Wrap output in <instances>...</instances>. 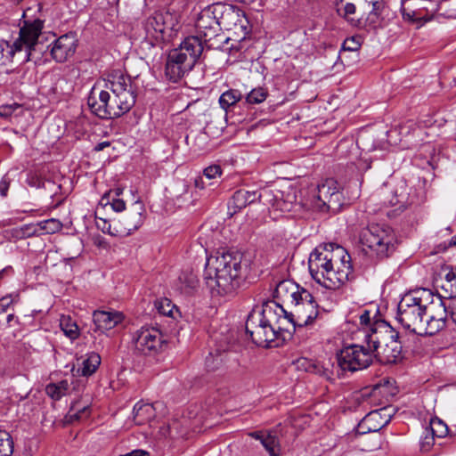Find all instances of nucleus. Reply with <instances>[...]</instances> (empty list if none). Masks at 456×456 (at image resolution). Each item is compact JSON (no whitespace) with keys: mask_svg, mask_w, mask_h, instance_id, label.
<instances>
[{"mask_svg":"<svg viewBox=\"0 0 456 456\" xmlns=\"http://www.w3.org/2000/svg\"><path fill=\"white\" fill-rule=\"evenodd\" d=\"M14 273L13 268L11 265H8L3 268L0 271V281L4 280L5 277H11Z\"/></svg>","mask_w":456,"mask_h":456,"instance_id":"69168bd1","label":"nucleus"},{"mask_svg":"<svg viewBox=\"0 0 456 456\" xmlns=\"http://www.w3.org/2000/svg\"><path fill=\"white\" fill-rule=\"evenodd\" d=\"M340 248L341 246L336 242H329L321 244L314 249L308 260L309 272L313 278L315 277L316 273L332 265V252Z\"/></svg>","mask_w":456,"mask_h":456,"instance_id":"f3484780","label":"nucleus"},{"mask_svg":"<svg viewBox=\"0 0 456 456\" xmlns=\"http://www.w3.org/2000/svg\"><path fill=\"white\" fill-rule=\"evenodd\" d=\"M145 212L144 206L142 202L136 201L134 203L132 208L117 222L118 228H117L115 234H120V236L129 235L133 232L139 229L143 224Z\"/></svg>","mask_w":456,"mask_h":456,"instance_id":"aec40b11","label":"nucleus"},{"mask_svg":"<svg viewBox=\"0 0 456 456\" xmlns=\"http://www.w3.org/2000/svg\"><path fill=\"white\" fill-rule=\"evenodd\" d=\"M270 191H247L245 189L237 190L228 201V214L230 216H232L247 206L256 201H263V203L265 204L263 199L270 196Z\"/></svg>","mask_w":456,"mask_h":456,"instance_id":"a211bd4d","label":"nucleus"},{"mask_svg":"<svg viewBox=\"0 0 456 456\" xmlns=\"http://www.w3.org/2000/svg\"><path fill=\"white\" fill-rule=\"evenodd\" d=\"M363 341L366 343L372 357L377 360L379 353L393 338H400L399 332L389 323L382 320H376L372 322L368 330H363Z\"/></svg>","mask_w":456,"mask_h":456,"instance_id":"9b49d317","label":"nucleus"},{"mask_svg":"<svg viewBox=\"0 0 456 456\" xmlns=\"http://www.w3.org/2000/svg\"><path fill=\"white\" fill-rule=\"evenodd\" d=\"M179 281L183 285L182 289H184L186 293H190L196 289L199 285V280L192 273H182L179 277Z\"/></svg>","mask_w":456,"mask_h":456,"instance_id":"c03bdc74","label":"nucleus"},{"mask_svg":"<svg viewBox=\"0 0 456 456\" xmlns=\"http://www.w3.org/2000/svg\"><path fill=\"white\" fill-rule=\"evenodd\" d=\"M241 261L242 255L238 252L222 253L208 259L206 279L215 283L218 294L230 295L240 287L245 279Z\"/></svg>","mask_w":456,"mask_h":456,"instance_id":"f03ea898","label":"nucleus"},{"mask_svg":"<svg viewBox=\"0 0 456 456\" xmlns=\"http://www.w3.org/2000/svg\"><path fill=\"white\" fill-rule=\"evenodd\" d=\"M60 327L66 337L74 340L79 336V329L76 322L69 315H61Z\"/></svg>","mask_w":456,"mask_h":456,"instance_id":"c9c22d12","label":"nucleus"},{"mask_svg":"<svg viewBox=\"0 0 456 456\" xmlns=\"http://www.w3.org/2000/svg\"><path fill=\"white\" fill-rule=\"evenodd\" d=\"M393 410L390 407H382L379 410L372 411L368 414H376L377 417L373 418L374 419L370 420V425L376 423H383V421L387 419L386 414H392Z\"/></svg>","mask_w":456,"mask_h":456,"instance_id":"4d7b16f0","label":"nucleus"},{"mask_svg":"<svg viewBox=\"0 0 456 456\" xmlns=\"http://www.w3.org/2000/svg\"><path fill=\"white\" fill-rule=\"evenodd\" d=\"M360 177L359 174L357 173V175L355 178L349 181L348 185L346 187L347 192H348V200L349 203L353 202L360 196Z\"/></svg>","mask_w":456,"mask_h":456,"instance_id":"864d4df0","label":"nucleus"},{"mask_svg":"<svg viewBox=\"0 0 456 456\" xmlns=\"http://www.w3.org/2000/svg\"><path fill=\"white\" fill-rule=\"evenodd\" d=\"M279 315H280L281 319L284 318V320H285L284 322L283 321L280 322L281 326L288 327L289 330L291 333H292V331L296 332L298 330V326L295 324V319L289 317V312H287L284 309V313H282L281 314H279Z\"/></svg>","mask_w":456,"mask_h":456,"instance_id":"13d9d810","label":"nucleus"},{"mask_svg":"<svg viewBox=\"0 0 456 456\" xmlns=\"http://www.w3.org/2000/svg\"><path fill=\"white\" fill-rule=\"evenodd\" d=\"M145 37L143 45L148 48H159L170 41L173 32L179 28V17L169 11L155 12L150 15L143 24Z\"/></svg>","mask_w":456,"mask_h":456,"instance_id":"7ed1b4c3","label":"nucleus"},{"mask_svg":"<svg viewBox=\"0 0 456 456\" xmlns=\"http://www.w3.org/2000/svg\"><path fill=\"white\" fill-rule=\"evenodd\" d=\"M402 347L400 338H393L379 353L378 361L382 364L396 363L402 359Z\"/></svg>","mask_w":456,"mask_h":456,"instance_id":"bb28decb","label":"nucleus"},{"mask_svg":"<svg viewBox=\"0 0 456 456\" xmlns=\"http://www.w3.org/2000/svg\"><path fill=\"white\" fill-rule=\"evenodd\" d=\"M155 307L160 314L172 317L173 319H176L181 315L176 305H175L172 301L167 297L156 300Z\"/></svg>","mask_w":456,"mask_h":456,"instance_id":"f704fd0d","label":"nucleus"},{"mask_svg":"<svg viewBox=\"0 0 456 456\" xmlns=\"http://www.w3.org/2000/svg\"><path fill=\"white\" fill-rule=\"evenodd\" d=\"M306 290L291 280H283L276 285L273 297L293 305L298 300V296H303V291Z\"/></svg>","mask_w":456,"mask_h":456,"instance_id":"4be33fe9","label":"nucleus"},{"mask_svg":"<svg viewBox=\"0 0 456 456\" xmlns=\"http://www.w3.org/2000/svg\"><path fill=\"white\" fill-rule=\"evenodd\" d=\"M294 363L297 369L299 370L318 374L320 376L325 377L328 379H331V372L328 369L324 368L322 364L316 362L314 360L302 357L297 359Z\"/></svg>","mask_w":456,"mask_h":456,"instance_id":"c756f323","label":"nucleus"},{"mask_svg":"<svg viewBox=\"0 0 456 456\" xmlns=\"http://www.w3.org/2000/svg\"><path fill=\"white\" fill-rule=\"evenodd\" d=\"M111 191L106 192L101 199L100 204L102 206L110 205L116 212H121L126 208V203L123 200L113 198L110 200Z\"/></svg>","mask_w":456,"mask_h":456,"instance_id":"de8ad7c7","label":"nucleus"},{"mask_svg":"<svg viewBox=\"0 0 456 456\" xmlns=\"http://www.w3.org/2000/svg\"><path fill=\"white\" fill-rule=\"evenodd\" d=\"M438 10L436 0H401L403 18L417 28L433 20Z\"/></svg>","mask_w":456,"mask_h":456,"instance_id":"f8f14e48","label":"nucleus"},{"mask_svg":"<svg viewBox=\"0 0 456 456\" xmlns=\"http://www.w3.org/2000/svg\"><path fill=\"white\" fill-rule=\"evenodd\" d=\"M270 456H280V440L273 433H268L266 438L262 439L261 444Z\"/></svg>","mask_w":456,"mask_h":456,"instance_id":"58836bf2","label":"nucleus"},{"mask_svg":"<svg viewBox=\"0 0 456 456\" xmlns=\"http://www.w3.org/2000/svg\"><path fill=\"white\" fill-rule=\"evenodd\" d=\"M186 59L183 53L173 49L169 52L165 65V76L171 82L179 81L186 73L190 72L194 65Z\"/></svg>","mask_w":456,"mask_h":456,"instance_id":"dca6fc26","label":"nucleus"},{"mask_svg":"<svg viewBox=\"0 0 456 456\" xmlns=\"http://www.w3.org/2000/svg\"><path fill=\"white\" fill-rule=\"evenodd\" d=\"M13 441L12 436L5 430H0V456H12Z\"/></svg>","mask_w":456,"mask_h":456,"instance_id":"79ce46f5","label":"nucleus"},{"mask_svg":"<svg viewBox=\"0 0 456 456\" xmlns=\"http://www.w3.org/2000/svg\"><path fill=\"white\" fill-rule=\"evenodd\" d=\"M371 324L370 312L354 304L345 315L344 333H347L353 340L357 339L363 336V330H368Z\"/></svg>","mask_w":456,"mask_h":456,"instance_id":"4468645a","label":"nucleus"},{"mask_svg":"<svg viewBox=\"0 0 456 456\" xmlns=\"http://www.w3.org/2000/svg\"><path fill=\"white\" fill-rule=\"evenodd\" d=\"M133 418L136 425H144L155 418V409L151 403L138 402L134 406Z\"/></svg>","mask_w":456,"mask_h":456,"instance_id":"c85d7f7f","label":"nucleus"},{"mask_svg":"<svg viewBox=\"0 0 456 456\" xmlns=\"http://www.w3.org/2000/svg\"><path fill=\"white\" fill-rule=\"evenodd\" d=\"M101 364V356L94 352L86 354V358L81 362V365L77 369V373L81 376L87 377L91 376L96 371Z\"/></svg>","mask_w":456,"mask_h":456,"instance_id":"2f4dec72","label":"nucleus"},{"mask_svg":"<svg viewBox=\"0 0 456 456\" xmlns=\"http://www.w3.org/2000/svg\"><path fill=\"white\" fill-rule=\"evenodd\" d=\"M268 95V92L264 87L252 89L247 95L246 101L249 104H259L263 102Z\"/></svg>","mask_w":456,"mask_h":456,"instance_id":"09e8293b","label":"nucleus"},{"mask_svg":"<svg viewBox=\"0 0 456 456\" xmlns=\"http://www.w3.org/2000/svg\"><path fill=\"white\" fill-rule=\"evenodd\" d=\"M107 87L114 94V103L111 106H104V116H122L128 112L135 103V94L130 84V78L119 74L113 76V80H109Z\"/></svg>","mask_w":456,"mask_h":456,"instance_id":"0eeeda50","label":"nucleus"},{"mask_svg":"<svg viewBox=\"0 0 456 456\" xmlns=\"http://www.w3.org/2000/svg\"><path fill=\"white\" fill-rule=\"evenodd\" d=\"M22 107L18 103L4 104L0 106V116L4 118L11 117L15 111L21 110Z\"/></svg>","mask_w":456,"mask_h":456,"instance_id":"bf43d9fd","label":"nucleus"},{"mask_svg":"<svg viewBox=\"0 0 456 456\" xmlns=\"http://www.w3.org/2000/svg\"><path fill=\"white\" fill-rule=\"evenodd\" d=\"M242 98V94L239 90L229 89L224 92L219 98L220 107L227 111L230 108L235 106Z\"/></svg>","mask_w":456,"mask_h":456,"instance_id":"e433bc0d","label":"nucleus"},{"mask_svg":"<svg viewBox=\"0 0 456 456\" xmlns=\"http://www.w3.org/2000/svg\"><path fill=\"white\" fill-rule=\"evenodd\" d=\"M360 241L366 254L378 258L389 256L395 250V235L388 226L373 224L364 228L360 234Z\"/></svg>","mask_w":456,"mask_h":456,"instance_id":"39448f33","label":"nucleus"},{"mask_svg":"<svg viewBox=\"0 0 456 456\" xmlns=\"http://www.w3.org/2000/svg\"><path fill=\"white\" fill-rule=\"evenodd\" d=\"M10 186V182L7 180L6 177H4L0 182V195L2 197L7 196V191Z\"/></svg>","mask_w":456,"mask_h":456,"instance_id":"0e129e2a","label":"nucleus"},{"mask_svg":"<svg viewBox=\"0 0 456 456\" xmlns=\"http://www.w3.org/2000/svg\"><path fill=\"white\" fill-rule=\"evenodd\" d=\"M221 30H233L239 37L236 45H232L230 52H240L242 49L241 42L244 41L251 29L245 12L236 6L225 4L224 15L220 23Z\"/></svg>","mask_w":456,"mask_h":456,"instance_id":"9d476101","label":"nucleus"},{"mask_svg":"<svg viewBox=\"0 0 456 456\" xmlns=\"http://www.w3.org/2000/svg\"><path fill=\"white\" fill-rule=\"evenodd\" d=\"M40 231L51 234L59 232L62 228V224L54 218L42 221L38 224Z\"/></svg>","mask_w":456,"mask_h":456,"instance_id":"603ef678","label":"nucleus"},{"mask_svg":"<svg viewBox=\"0 0 456 456\" xmlns=\"http://www.w3.org/2000/svg\"><path fill=\"white\" fill-rule=\"evenodd\" d=\"M94 90V88L90 93V95H89L88 101H87V103H88V106H89L91 111L94 115H96L98 118H102V119L119 118L120 116L108 115V114L106 116H104V114H103L104 113V110H103L104 106L105 105H106V107L111 106V104L114 103V96L111 97L108 91L102 90L99 93L98 97H96Z\"/></svg>","mask_w":456,"mask_h":456,"instance_id":"5701e85b","label":"nucleus"},{"mask_svg":"<svg viewBox=\"0 0 456 456\" xmlns=\"http://www.w3.org/2000/svg\"><path fill=\"white\" fill-rule=\"evenodd\" d=\"M440 305L444 307V312H449L451 318L456 323V298L452 299L448 305H444L443 301H440Z\"/></svg>","mask_w":456,"mask_h":456,"instance_id":"680f3d73","label":"nucleus"},{"mask_svg":"<svg viewBox=\"0 0 456 456\" xmlns=\"http://www.w3.org/2000/svg\"><path fill=\"white\" fill-rule=\"evenodd\" d=\"M362 44V37L360 35H354L344 39V53L351 52L357 53ZM356 60L358 61V53H355Z\"/></svg>","mask_w":456,"mask_h":456,"instance_id":"a18cd8bd","label":"nucleus"},{"mask_svg":"<svg viewBox=\"0 0 456 456\" xmlns=\"http://www.w3.org/2000/svg\"><path fill=\"white\" fill-rule=\"evenodd\" d=\"M224 351L221 353L219 350H216V355H214L212 352L209 353L205 360L208 370H216L221 366L224 361Z\"/></svg>","mask_w":456,"mask_h":456,"instance_id":"8fccbe9b","label":"nucleus"},{"mask_svg":"<svg viewBox=\"0 0 456 456\" xmlns=\"http://www.w3.org/2000/svg\"><path fill=\"white\" fill-rule=\"evenodd\" d=\"M372 362V355L362 345L344 343V371L352 372L366 369Z\"/></svg>","mask_w":456,"mask_h":456,"instance_id":"2eb2a0df","label":"nucleus"},{"mask_svg":"<svg viewBox=\"0 0 456 456\" xmlns=\"http://www.w3.org/2000/svg\"><path fill=\"white\" fill-rule=\"evenodd\" d=\"M284 313L283 306L275 301L263 304L261 311H251L247 318L245 328L253 343L262 347L278 346V339L285 341L291 338L288 327L281 326L279 314Z\"/></svg>","mask_w":456,"mask_h":456,"instance_id":"f257e3e1","label":"nucleus"},{"mask_svg":"<svg viewBox=\"0 0 456 456\" xmlns=\"http://www.w3.org/2000/svg\"><path fill=\"white\" fill-rule=\"evenodd\" d=\"M96 226L99 230H101L104 233H108L114 237L120 236V234L114 233V232H116L117 228H118V225L117 223L112 227V224L106 219L97 217Z\"/></svg>","mask_w":456,"mask_h":456,"instance_id":"5fc2aeb1","label":"nucleus"},{"mask_svg":"<svg viewBox=\"0 0 456 456\" xmlns=\"http://www.w3.org/2000/svg\"><path fill=\"white\" fill-rule=\"evenodd\" d=\"M204 48H206L204 40L197 34L196 36L187 37L175 50L183 53L186 59L190 58V62H192L195 66Z\"/></svg>","mask_w":456,"mask_h":456,"instance_id":"b1692460","label":"nucleus"},{"mask_svg":"<svg viewBox=\"0 0 456 456\" xmlns=\"http://www.w3.org/2000/svg\"><path fill=\"white\" fill-rule=\"evenodd\" d=\"M417 293L405 294L398 304L397 320L405 330L414 334L424 331L423 322L427 315V305Z\"/></svg>","mask_w":456,"mask_h":456,"instance_id":"423d86ee","label":"nucleus"},{"mask_svg":"<svg viewBox=\"0 0 456 456\" xmlns=\"http://www.w3.org/2000/svg\"><path fill=\"white\" fill-rule=\"evenodd\" d=\"M77 47L76 34L69 32L59 37L51 44L50 54L56 62L62 63L75 54Z\"/></svg>","mask_w":456,"mask_h":456,"instance_id":"6ab92c4d","label":"nucleus"},{"mask_svg":"<svg viewBox=\"0 0 456 456\" xmlns=\"http://www.w3.org/2000/svg\"><path fill=\"white\" fill-rule=\"evenodd\" d=\"M435 436H433L426 428L420 438V450L424 452H428L435 444Z\"/></svg>","mask_w":456,"mask_h":456,"instance_id":"6e6d98bb","label":"nucleus"},{"mask_svg":"<svg viewBox=\"0 0 456 456\" xmlns=\"http://www.w3.org/2000/svg\"><path fill=\"white\" fill-rule=\"evenodd\" d=\"M317 283L328 289H339L342 286L341 275L338 271L333 269V265L315 273L313 278Z\"/></svg>","mask_w":456,"mask_h":456,"instance_id":"a878e982","label":"nucleus"},{"mask_svg":"<svg viewBox=\"0 0 456 456\" xmlns=\"http://www.w3.org/2000/svg\"><path fill=\"white\" fill-rule=\"evenodd\" d=\"M39 232L40 228L38 224H24L19 228L14 229L12 234L16 239L21 240L37 235L38 234Z\"/></svg>","mask_w":456,"mask_h":456,"instance_id":"37998d69","label":"nucleus"},{"mask_svg":"<svg viewBox=\"0 0 456 456\" xmlns=\"http://www.w3.org/2000/svg\"><path fill=\"white\" fill-rule=\"evenodd\" d=\"M318 314L319 305L308 290L303 291V296H298V300L293 305V310L289 312V317L295 319L298 330L312 324Z\"/></svg>","mask_w":456,"mask_h":456,"instance_id":"ddd939ff","label":"nucleus"},{"mask_svg":"<svg viewBox=\"0 0 456 456\" xmlns=\"http://www.w3.org/2000/svg\"><path fill=\"white\" fill-rule=\"evenodd\" d=\"M69 389V383L67 380H62L59 383H50L45 387L46 394L54 400H59L65 395Z\"/></svg>","mask_w":456,"mask_h":456,"instance_id":"ea45409f","label":"nucleus"},{"mask_svg":"<svg viewBox=\"0 0 456 456\" xmlns=\"http://www.w3.org/2000/svg\"><path fill=\"white\" fill-rule=\"evenodd\" d=\"M373 134L370 133L369 130H362L361 131L359 136L357 137L355 141V146L351 147L349 150L350 152H353L354 155V159H358L360 157L359 150H362L363 151H370L376 148L374 143H370V140L372 138Z\"/></svg>","mask_w":456,"mask_h":456,"instance_id":"473e14b6","label":"nucleus"},{"mask_svg":"<svg viewBox=\"0 0 456 456\" xmlns=\"http://www.w3.org/2000/svg\"><path fill=\"white\" fill-rule=\"evenodd\" d=\"M12 295H8L0 298V314L5 313L11 305L13 303Z\"/></svg>","mask_w":456,"mask_h":456,"instance_id":"e2e57ef3","label":"nucleus"},{"mask_svg":"<svg viewBox=\"0 0 456 456\" xmlns=\"http://www.w3.org/2000/svg\"><path fill=\"white\" fill-rule=\"evenodd\" d=\"M385 4L382 1L373 0L372 1V10L369 12L366 18V24L372 29H376L380 27L381 23V14Z\"/></svg>","mask_w":456,"mask_h":456,"instance_id":"72a5a7b5","label":"nucleus"},{"mask_svg":"<svg viewBox=\"0 0 456 456\" xmlns=\"http://www.w3.org/2000/svg\"><path fill=\"white\" fill-rule=\"evenodd\" d=\"M445 284L442 285V288L449 292L448 297L450 298L456 297V268L448 266L445 269Z\"/></svg>","mask_w":456,"mask_h":456,"instance_id":"4c0bfd02","label":"nucleus"},{"mask_svg":"<svg viewBox=\"0 0 456 456\" xmlns=\"http://www.w3.org/2000/svg\"><path fill=\"white\" fill-rule=\"evenodd\" d=\"M134 353L138 355L155 356L164 351L167 340L154 327H142L133 334Z\"/></svg>","mask_w":456,"mask_h":456,"instance_id":"6e6552de","label":"nucleus"},{"mask_svg":"<svg viewBox=\"0 0 456 456\" xmlns=\"http://www.w3.org/2000/svg\"><path fill=\"white\" fill-rule=\"evenodd\" d=\"M225 4H226L221 2H216L206 6L205 8H203V10L206 12L208 15L214 19V20L218 21V23L220 24L224 15Z\"/></svg>","mask_w":456,"mask_h":456,"instance_id":"49530a36","label":"nucleus"},{"mask_svg":"<svg viewBox=\"0 0 456 456\" xmlns=\"http://www.w3.org/2000/svg\"><path fill=\"white\" fill-rule=\"evenodd\" d=\"M450 247H456V235H454L451 240L450 241L448 242V244L446 243H444V244H440L438 246V249L439 250H442V251H445L448 248Z\"/></svg>","mask_w":456,"mask_h":456,"instance_id":"774afa93","label":"nucleus"},{"mask_svg":"<svg viewBox=\"0 0 456 456\" xmlns=\"http://www.w3.org/2000/svg\"><path fill=\"white\" fill-rule=\"evenodd\" d=\"M222 175V168L219 165H211L203 170V175L209 180L220 177Z\"/></svg>","mask_w":456,"mask_h":456,"instance_id":"052dcab7","label":"nucleus"},{"mask_svg":"<svg viewBox=\"0 0 456 456\" xmlns=\"http://www.w3.org/2000/svg\"><path fill=\"white\" fill-rule=\"evenodd\" d=\"M119 456H150L149 452L142 449H135L130 452L121 454Z\"/></svg>","mask_w":456,"mask_h":456,"instance_id":"338daca9","label":"nucleus"},{"mask_svg":"<svg viewBox=\"0 0 456 456\" xmlns=\"http://www.w3.org/2000/svg\"><path fill=\"white\" fill-rule=\"evenodd\" d=\"M417 128L418 126L413 120H407L387 130L386 134L390 143H396L397 140L401 141L403 138L409 136L413 134Z\"/></svg>","mask_w":456,"mask_h":456,"instance_id":"cd10ccee","label":"nucleus"},{"mask_svg":"<svg viewBox=\"0 0 456 456\" xmlns=\"http://www.w3.org/2000/svg\"><path fill=\"white\" fill-rule=\"evenodd\" d=\"M93 319L96 330L105 332L121 323L124 320V315L118 311L97 310L94 312Z\"/></svg>","mask_w":456,"mask_h":456,"instance_id":"393cba45","label":"nucleus"},{"mask_svg":"<svg viewBox=\"0 0 456 456\" xmlns=\"http://www.w3.org/2000/svg\"><path fill=\"white\" fill-rule=\"evenodd\" d=\"M449 312H444L443 310V313L441 314H438L436 316L435 315H429L424 320L423 322V328L424 331H421L420 336L423 335H429L432 336L438 332L439 330H443L445 326V320L447 317V314Z\"/></svg>","mask_w":456,"mask_h":456,"instance_id":"7c9ffc66","label":"nucleus"},{"mask_svg":"<svg viewBox=\"0 0 456 456\" xmlns=\"http://www.w3.org/2000/svg\"><path fill=\"white\" fill-rule=\"evenodd\" d=\"M363 413H360L359 416H357L354 419L355 422H357V425L355 426L354 423H352V433H347L346 437L349 439L352 436H357L360 435H364L370 432H378L382 428L387 426L388 422L390 421L392 418V414H386V419L383 421V423H376L373 425H370V420L374 419L373 418H376V414H365L362 416Z\"/></svg>","mask_w":456,"mask_h":456,"instance_id":"412c9836","label":"nucleus"},{"mask_svg":"<svg viewBox=\"0 0 456 456\" xmlns=\"http://www.w3.org/2000/svg\"><path fill=\"white\" fill-rule=\"evenodd\" d=\"M43 28L44 21L39 19L24 21V25L20 28L19 37L13 42L12 52L25 51L27 61H40L43 54L51 48V45H45L40 39Z\"/></svg>","mask_w":456,"mask_h":456,"instance_id":"20e7f679","label":"nucleus"},{"mask_svg":"<svg viewBox=\"0 0 456 456\" xmlns=\"http://www.w3.org/2000/svg\"><path fill=\"white\" fill-rule=\"evenodd\" d=\"M355 11L356 7L352 3H347L344 6V20L352 28H357L361 25V18L351 17L352 14L355 13Z\"/></svg>","mask_w":456,"mask_h":456,"instance_id":"3c124183","label":"nucleus"},{"mask_svg":"<svg viewBox=\"0 0 456 456\" xmlns=\"http://www.w3.org/2000/svg\"><path fill=\"white\" fill-rule=\"evenodd\" d=\"M427 429L437 438L445 437L449 430L447 425L438 418L431 419Z\"/></svg>","mask_w":456,"mask_h":456,"instance_id":"a19ab883","label":"nucleus"},{"mask_svg":"<svg viewBox=\"0 0 456 456\" xmlns=\"http://www.w3.org/2000/svg\"><path fill=\"white\" fill-rule=\"evenodd\" d=\"M195 28L197 34L204 40L206 49L226 50L224 45L229 43L231 38H224L218 21L214 20L203 9L198 14Z\"/></svg>","mask_w":456,"mask_h":456,"instance_id":"1a4fd4ad","label":"nucleus"}]
</instances>
